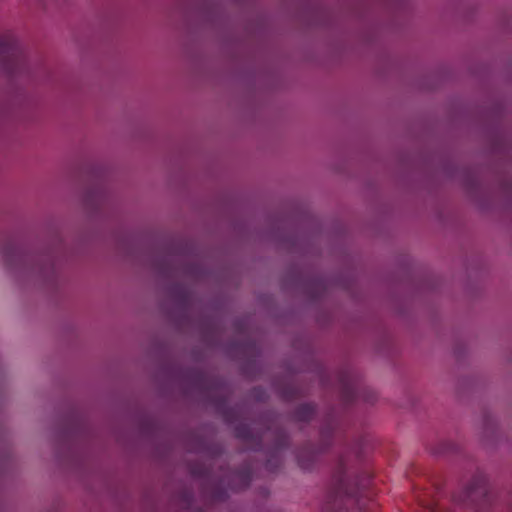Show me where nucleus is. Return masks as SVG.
<instances>
[{"instance_id": "1", "label": "nucleus", "mask_w": 512, "mask_h": 512, "mask_svg": "<svg viewBox=\"0 0 512 512\" xmlns=\"http://www.w3.org/2000/svg\"><path fill=\"white\" fill-rule=\"evenodd\" d=\"M368 479L369 474L361 471L354 461H340L333 477L334 494L329 496L326 508L349 507L359 490L367 485Z\"/></svg>"}, {"instance_id": "2", "label": "nucleus", "mask_w": 512, "mask_h": 512, "mask_svg": "<svg viewBox=\"0 0 512 512\" xmlns=\"http://www.w3.org/2000/svg\"><path fill=\"white\" fill-rule=\"evenodd\" d=\"M460 498L462 501L471 502L479 511L484 512L494 503L496 496L484 477H473L465 485Z\"/></svg>"}, {"instance_id": "3", "label": "nucleus", "mask_w": 512, "mask_h": 512, "mask_svg": "<svg viewBox=\"0 0 512 512\" xmlns=\"http://www.w3.org/2000/svg\"><path fill=\"white\" fill-rule=\"evenodd\" d=\"M20 50L18 41L9 36L0 37V58L14 56Z\"/></svg>"}]
</instances>
